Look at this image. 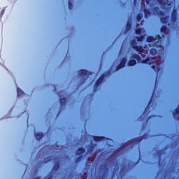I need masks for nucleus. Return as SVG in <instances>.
Instances as JSON below:
<instances>
[{
    "mask_svg": "<svg viewBox=\"0 0 179 179\" xmlns=\"http://www.w3.org/2000/svg\"><path fill=\"white\" fill-rule=\"evenodd\" d=\"M155 136H162V135L158 134L150 136L148 134H145L143 136L132 138L126 143H124L122 145V148L124 149H133L135 145H138V143L141 142L143 139H148V138H153Z\"/></svg>",
    "mask_w": 179,
    "mask_h": 179,
    "instance_id": "nucleus-1",
    "label": "nucleus"
},
{
    "mask_svg": "<svg viewBox=\"0 0 179 179\" xmlns=\"http://www.w3.org/2000/svg\"><path fill=\"white\" fill-rule=\"evenodd\" d=\"M110 73H111L110 71H108L106 73H103L102 74L99 78L98 80L96 81L94 86V92H96V90H97V88L99 87V86H100V85L101 84V83L103 82V80H104V78H106V76H107V75H110Z\"/></svg>",
    "mask_w": 179,
    "mask_h": 179,
    "instance_id": "nucleus-2",
    "label": "nucleus"
},
{
    "mask_svg": "<svg viewBox=\"0 0 179 179\" xmlns=\"http://www.w3.org/2000/svg\"><path fill=\"white\" fill-rule=\"evenodd\" d=\"M159 5L163 8V9H169L171 7V1L170 0H156Z\"/></svg>",
    "mask_w": 179,
    "mask_h": 179,
    "instance_id": "nucleus-3",
    "label": "nucleus"
},
{
    "mask_svg": "<svg viewBox=\"0 0 179 179\" xmlns=\"http://www.w3.org/2000/svg\"><path fill=\"white\" fill-rule=\"evenodd\" d=\"M132 58H134V59H136L138 62H141V64H148V62L150 61V57H147L145 59L142 60V57H141L140 55L138 54H134L132 55Z\"/></svg>",
    "mask_w": 179,
    "mask_h": 179,
    "instance_id": "nucleus-4",
    "label": "nucleus"
},
{
    "mask_svg": "<svg viewBox=\"0 0 179 179\" xmlns=\"http://www.w3.org/2000/svg\"><path fill=\"white\" fill-rule=\"evenodd\" d=\"M78 76L79 78H83V83H85V82H86L87 78H89V71L87 70L81 69L78 71Z\"/></svg>",
    "mask_w": 179,
    "mask_h": 179,
    "instance_id": "nucleus-5",
    "label": "nucleus"
},
{
    "mask_svg": "<svg viewBox=\"0 0 179 179\" xmlns=\"http://www.w3.org/2000/svg\"><path fill=\"white\" fill-rule=\"evenodd\" d=\"M127 64V57L122 58L120 63L116 66L115 71H120L122 68H124Z\"/></svg>",
    "mask_w": 179,
    "mask_h": 179,
    "instance_id": "nucleus-6",
    "label": "nucleus"
},
{
    "mask_svg": "<svg viewBox=\"0 0 179 179\" xmlns=\"http://www.w3.org/2000/svg\"><path fill=\"white\" fill-rule=\"evenodd\" d=\"M153 14L157 15L158 16H164L166 13H164V11L160 10V8L158 6H155L153 8Z\"/></svg>",
    "mask_w": 179,
    "mask_h": 179,
    "instance_id": "nucleus-7",
    "label": "nucleus"
},
{
    "mask_svg": "<svg viewBox=\"0 0 179 179\" xmlns=\"http://www.w3.org/2000/svg\"><path fill=\"white\" fill-rule=\"evenodd\" d=\"M153 96H155V88L152 91V94L151 98L148 102V104L143 113V115H145V114H146L149 111V109L150 108V103H152V100H153Z\"/></svg>",
    "mask_w": 179,
    "mask_h": 179,
    "instance_id": "nucleus-8",
    "label": "nucleus"
},
{
    "mask_svg": "<svg viewBox=\"0 0 179 179\" xmlns=\"http://www.w3.org/2000/svg\"><path fill=\"white\" fill-rule=\"evenodd\" d=\"M170 20V16L166 15L165 17H160V22L162 23V24H168V26H170V23H169Z\"/></svg>",
    "mask_w": 179,
    "mask_h": 179,
    "instance_id": "nucleus-9",
    "label": "nucleus"
},
{
    "mask_svg": "<svg viewBox=\"0 0 179 179\" xmlns=\"http://www.w3.org/2000/svg\"><path fill=\"white\" fill-rule=\"evenodd\" d=\"M171 20L173 24H174L177 22V10H176L175 8H173L172 10Z\"/></svg>",
    "mask_w": 179,
    "mask_h": 179,
    "instance_id": "nucleus-10",
    "label": "nucleus"
},
{
    "mask_svg": "<svg viewBox=\"0 0 179 179\" xmlns=\"http://www.w3.org/2000/svg\"><path fill=\"white\" fill-rule=\"evenodd\" d=\"M133 50L138 52V54H143V52H145L143 47L139 45L133 46Z\"/></svg>",
    "mask_w": 179,
    "mask_h": 179,
    "instance_id": "nucleus-11",
    "label": "nucleus"
},
{
    "mask_svg": "<svg viewBox=\"0 0 179 179\" xmlns=\"http://www.w3.org/2000/svg\"><path fill=\"white\" fill-rule=\"evenodd\" d=\"M143 12L145 19H148V17L152 15V12L148 8H144Z\"/></svg>",
    "mask_w": 179,
    "mask_h": 179,
    "instance_id": "nucleus-12",
    "label": "nucleus"
},
{
    "mask_svg": "<svg viewBox=\"0 0 179 179\" xmlns=\"http://www.w3.org/2000/svg\"><path fill=\"white\" fill-rule=\"evenodd\" d=\"M93 139L95 142H101V141H104V139H106V137L94 136Z\"/></svg>",
    "mask_w": 179,
    "mask_h": 179,
    "instance_id": "nucleus-13",
    "label": "nucleus"
},
{
    "mask_svg": "<svg viewBox=\"0 0 179 179\" xmlns=\"http://www.w3.org/2000/svg\"><path fill=\"white\" fill-rule=\"evenodd\" d=\"M86 152V150L83 148H80L77 150L76 155L78 156H80V155H83Z\"/></svg>",
    "mask_w": 179,
    "mask_h": 179,
    "instance_id": "nucleus-14",
    "label": "nucleus"
},
{
    "mask_svg": "<svg viewBox=\"0 0 179 179\" xmlns=\"http://www.w3.org/2000/svg\"><path fill=\"white\" fill-rule=\"evenodd\" d=\"M59 102L61 107H65V105L66 104V98H61Z\"/></svg>",
    "mask_w": 179,
    "mask_h": 179,
    "instance_id": "nucleus-15",
    "label": "nucleus"
},
{
    "mask_svg": "<svg viewBox=\"0 0 179 179\" xmlns=\"http://www.w3.org/2000/svg\"><path fill=\"white\" fill-rule=\"evenodd\" d=\"M164 150H166V148H163L162 150H157V155L159 156V157H162L163 155H164Z\"/></svg>",
    "mask_w": 179,
    "mask_h": 179,
    "instance_id": "nucleus-16",
    "label": "nucleus"
},
{
    "mask_svg": "<svg viewBox=\"0 0 179 179\" xmlns=\"http://www.w3.org/2000/svg\"><path fill=\"white\" fill-rule=\"evenodd\" d=\"M44 136V134L43 133H36L35 134V138L37 141H40Z\"/></svg>",
    "mask_w": 179,
    "mask_h": 179,
    "instance_id": "nucleus-17",
    "label": "nucleus"
},
{
    "mask_svg": "<svg viewBox=\"0 0 179 179\" xmlns=\"http://www.w3.org/2000/svg\"><path fill=\"white\" fill-rule=\"evenodd\" d=\"M136 64V60L130 59V60H129V62L127 63V66H135Z\"/></svg>",
    "mask_w": 179,
    "mask_h": 179,
    "instance_id": "nucleus-18",
    "label": "nucleus"
},
{
    "mask_svg": "<svg viewBox=\"0 0 179 179\" xmlns=\"http://www.w3.org/2000/svg\"><path fill=\"white\" fill-rule=\"evenodd\" d=\"M59 170V162H56L52 167L53 171H58Z\"/></svg>",
    "mask_w": 179,
    "mask_h": 179,
    "instance_id": "nucleus-19",
    "label": "nucleus"
},
{
    "mask_svg": "<svg viewBox=\"0 0 179 179\" xmlns=\"http://www.w3.org/2000/svg\"><path fill=\"white\" fill-rule=\"evenodd\" d=\"M137 44H138V43L136 42V40L133 39V40L130 41V45H131V48L134 49V47H136Z\"/></svg>",
    "mask_w": 179,
    "mask_h": 179,
    "instance_id": "nucleus-20",
    "label": "nucleus"
},
{
    "mask_svg": "<svg viewBox=\"0 0 179 179\" xmlns=\"http://www.w3.org/2000/svg\"><path fill=\"white\" fill-rule=\"evenodd\" d=\"M17 96L19 97L20 96H23V94H24V92H23V90H22V89L17 87Z\"/></svg>",
    "mask_w": 179,
    "mask_h": 179,
    "instance_id": "nucleus-21",
    "label": "nucleus"
},
{
    "mask_svg": "<svg viewBox=\"0 0 179 179\" xmlns=\"http://www.w3.org/2000/svg\"><path fill=\"white\" fill-rule=\"evenodd\" d=\"M155 41V37L153 36H148L146 38L147 43H153Z\"/></svg>",
    "mask_w": 179,
    "mask_h": 179,
    "instance_id": "nucleus-22",
    "label": "nucleus"
},
{
    "mask_svg": "<svg viewBox=\"0 0 179 179\" xmlns=\"http://www.w3.org/2000/svg\"><path fill=\"white\" fill-rule=\"evenodd\" d=\"M152 69H153L155 72H159L160 71V67L156 65L151 66Z\"/></svg>",
    "mask_w": 179,
    "mask_h": 179,
    "instance_id": "nucleus-23",
    "label": "nucleus"
},
{
    "mask_svg": "<svg viewBox=\"0 0 179 179\" xmlns=\"http://www.w3.org/2000/svg\"><path fill=\"white\" fill-rule=\"evenodd\" d=\"M150 54L151 55H156V54H157V50H156L155 48L150 49Z\"/></svg>",
    "mask_w": 179,
    "mask_h": 179,
    "instance_id": "nucleus-24",
    "label": "nucleus"
},
{
    "mask_svg": "<svg viewBox=\"0 0 179 179\" xmlns=\"http://www.w3.org/2000/svg\"><path fill=\"white\" fill-rule=\"evenodd\" d=\"M131 27H132V25L129 22H128L126 24V31H129V30H131Z\"/></svg>",
    "mask_w": 179,
    "mask_h": 179,
    "instance_id": "nucleus-25",
    "label": "nucleus"
},
{
    "mask_svg": "<svg viewBox=\"0 0 179 179\" xmlns=\"http://www.w3.org/2000/svg\"><path fill=\"white\" fill-rule=\"evenodd\" d=\"M143 17V15L141 13H138L136 16V20L137 22H141L142 20V18Z\"/></svg>",
    "mask_w": 179,
    "mask_h": 179,
    "instance_id": "nucleus-26",
    "label": "nucleus"
},
{
    "mask_svg": "<svg viewBox=\"0 0 179 179\" xmlns=\"http://www.w3.org/2000/svg\"><path fill=\"white\" fill-rule=\"evenodd\" d=\"M161 33H166L167 31V26H162L160 29Z\"/></svg>",
    "mask_w": 179,
    "mask_h": 179,
    "instance_id": "nucleus-27",
    "label": "nucleus"
},
{
    "mask_svg": "<svg viewBox=\"0 0 179 179\" xmlns=\"http://www.w3.org/2000/svg\"><path fill=\"white\" fill-rule=\"evenodd\" d=\"M135 33L136 34H137V36H141V33H142V29H136L135 30Z\"/></svg>",
    "mask_w": 179,
    "mask_h": 179,
    "instance_id": "nucleus-28",
    "label": "nucleus"
},
{
    "mask_svg": "<svg viewBox=\"0 0 179 179\" xmlns=\"http://www.w3.org/2000/svg\"><path fill=\"white\" fill-rule=\"evenodd\" d=\"M82 159H83V155H80V156L78 157L76 159V163H79V162H80V160H82Z\"/></svg>",
    "mask_w": 179,
    "mask_h": 179,
    "instance_id": "nucleus-29",
    "label": "nucleus"
},
{
    "mask_svg": "<svg viewBox=\"0 0 179 179\" xmlns=\"http://www.w3.org/2000/svg\"><path fill=\"white\" fill-rule=\"evenodd\" d=\"M44 163H48V162H51V157H47L43 159Z\"/></svg>",
    "mask_w": 179,
    "mask_h": 179,
    "instance_id": "nucleus-30",
    "label": "nucleus"
},
{
    "mask_svg": "<svg viewBox=\"0 0 179 179\" xmlns=\"http://www.w3.org/2000/svg\"><path fill=\"white\" fill-rule=\"evenodd\" d=\"M136 38L137 41H143L144 36H136Z\"/></svg>",
    "mask_w": 179,
    "mask_h": 179,
    "instance_id": "nucleus-31",
    "label": "nucleus"
},
{
    "mask_svg": "<svg viewBox=\"0 0 179 179\" xmlns=\"http://www.w3.org/2000/svg\"><path fill=\"white\" fill-rule=\"evenodd\" d=\"M87 153H88L89 155H90L91 153H93V147H92V146H90V148H89L87 149Z\"/></svg>",
    "mask_w": 179,
    "mask_h": 179,
    "instance_id": "nucleus-32",
    "label": "nucleus"
},
{
    "mask_svg": "<svg viewBox=\"0 0 179 179\" xmlns=\"http://www.w3.org/2000/svg\"><path fill=\"white\" fill-rule=\"evenodd\" d=\"M138 121H145V117H143V115H141L138 118Z\"/></svg>",
    "mask_w": 179,
    "mask_h": 179,
    "instance_id": "nucleus-33",
    "label": "nucleus"
},
{
    "mask_svg": "<svg viewBox=\"0 0 179 179\" xmlns=\"http://www.w3.org/2000/svg\"><path fill=\"white\" fill-rule=\"evenodd\" d=\"M152 117H156V115L149 116L147 119H145L146 121V123L149 122V120H150V118H152Z\"/></svg>",
    "mask_w": 179,
    "mask_h": 179,
    "instance_id": "nucleus-34",
    "label": "nucleus"
},
{
    "mask_svg": "<svg viewBox=\"0 0 179 179\" xmlns=\"http://www.w3.org/2000/svg\"><path fill=\"white\" fill-rule=\"evenodd\" d=\"M73 6V4H72L71 1H69V8L71 10L72 9Z\"/></svg>",
    "mask_w": 179,
    "mask_h": 179,
    "instance_id": "nucleus-35",
    "label": "nucleus"
},
{
    "mask_svg": "<svg viewBox=\"0 0 179 179\" xmlns=\"http://www.w3.org/2000/svg\"><path fill=\"white\" fill-rule=\"evenodd\" d=\"M61 94H64V91H59L57 92V96H59V97H61Z\"/></svg>",
    "mask_w": 179,
    "mask_h": 179,
    "instance_id": "nucleus-36",
    "label": "nucleus"
},
{
    "mask_svg": "<svg viewBox=\"0 0 179 179\" xmlns=\"http://www.w3.org/2000/svg\"><path fill=\"white\" fill-rule=\"evenodd\" d=\"M151 2H152V0H145V3L147 5H150Z\"/></svg>",
    "mask_w": 179,
    "mask_h": 179,
    "instance_id": "nucleus-37",
    "label": "nucleus"
},
{
    "mask_svg": "<svg viewBox=\"0 0 179 179\" xmlns=\"http://www.w3.org/2000/svg\"><path fill=\"white\" fill-rule=\"evenodd\" d=\"M157 37H158V38H160V35H157Z\"/></svg>",
    "mask_w": 179,
    "mask_h": 179,
    "instance_id": "nucleus-38",
    "label": "nucleus"
},
{
    "mask_svg": "<svg viewBox=\"0 0 179 179\" xmlns=\"http://www.w3.org/2000/svg\"><path fill=\"white\" fill-rule=\"evenodd\" d=\"M134 3H136V0H134Z\"/></svg>",
    "mask_w": 179,
    "mask_h": 179,
    "instance_id": "nucleus-39",
    "label": "nucleus"
},
{
    "mask_svg": "<svg viewBox=\"0 0 179 179\" xmlns=\"http://www.w3.org/2000/svg\"><path fill=\"white\" fill-rule=\"evenodd\" d=\"M156 80H157V76H156Z\"/></svg>",
    "mask_w": 179,
    "mask_h": 179,
    "instance_id": "nucleus-40",
    "label": "nucleus"
},
{
    "mask_svg": "<svg viewBox=\"0 0 179 179\" xmlns=\"http://www.w3.org/2000/svg\"><path fill=\"white\" fill-rule=\"evenodd\" d=\"M106 170H108V168H106Z\"/></svg>",
    "mask_w": 179,
    "mask_h": 179,
    "instance_id": "nucleus-41",
    "label": "nucleus"
},
{
    "mask_svg": "<svg viewBox=\"0 0 179 179\" xmlns=\"http://www.w3.org/2000/svg\"><path fill=\"white\" fill-rule=\"evenodd\" d=\"M118 179V178H117Z\"/></svg>",
    "mask_w": 179,
    "mask_h": 179,
    "instance_id": "nucleus-42",
    "label": "nucleus"
}]
</instances>
